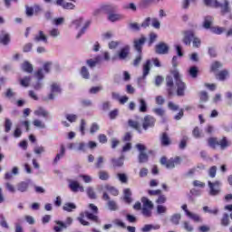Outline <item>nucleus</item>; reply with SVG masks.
<instances>
[{
    "instance_id": "obj_1",
    "label": "nucleus",
    "mask_w": 232,
    "mask_h": 232,
    "mask_svg": "<svg viewBox=\"0 0 232 232\" xmlns=\"http://www.w3.org/2000/svg\"><path fill=\"white\" fill-rule=\"evenodd\" d=\"M205 6H208L209 8H220L221 15H227V14H231V5H229V0H223L220 3L218 0H203Z\"/></svg>"
},
{
    "instance_id": "obj_2",
    "label": "nucleus",
    "mask_w": 232,
    "mask_h": 232,
    "mask_svg": "<svg viewBox=\"0 0 232 232\" xmlns=\"http://www.w3.org/2000/svg\"><path fill=\"white\" fill-rule=\"evenodd\" d=\"M141 202L143 204H140V202H136L133 206V209H136V211H140L141 209V213L143 215V217H146V218H150V217H151L152 215V211H153V202H151V200H150L148 198L146 197H142L141 198Z\"/></svg>"
},
{
    "instance_id": "obj_3",
    "label": "nucleus",
    "mask_w": 232,
    "mask_h": 232,
    "mask_svg": "<svg viewBox=\"0 0 232 232\" xmlns=\"http://www.w3.org/2000/svg\"><path fill=\"white\" fill-rule=\"evenodd\" d=\"M208 143L212 150H217V146H219L220 150H226L231 146V141H229L227 137H223L219 140L215 137H211L208 139Z\"/></svg>"
},
{
    "instance_id": "obj_4",
    "label": "nucleus",
    "mask_w": 232,
    "mask_h": 232,
    "mask_svg": "<svg viewBox=\"0 0 232 232\" xmlns=\"http://www.w3.org/2000/svg\"><path fill=\"white\" fill-rule=\"evenodd\" d=\"M84 218H88V220H92V222H95L96 224H101V220H99V216L91 213L90 211H82L79 214L77 218L78 222L82 224V226H90V222L86 221Z\"/></svg>"
},
{
    "instance_id": "obj_5",
    "label": "nucleus",
    "mask_w": 232,
    "mask_h": 232,
    "mask_svg": "<svg viewBox=\"0 0 232 232\" xmlns=\"http://www.w3.org/2000/svg\"><path fill=\"white\" fill-rule=\"evenodd\" d=\"M191 41L193 43L194 48H199L201 44V41L199 38L195 37V32L188 30L184 32V37H183V43L187 46H189L191 44Z\"/></svg>"
},
{
    "instance_id": "obj_6",
    "label": "nucleus",
    "mask_w": 232,
    "mask_h": 232,
    "mask_svg": "<svg viewBox=\"0 0 232 232\" xmlns=\"http://www.w3.org/2000/svg\"><path fill=\"white\" fill-rule=\"evenodd\" d=\"M171 74L176 81L177 95L179 97H184L186 92V83L182 82V79L180 78V73L179 72V71L173 70L171 71Z\"/></svg>"
},
{
    "instance_id": "obj_7",
    "label": "nucleus",
    "mask_w": 232,
    "mask_h": 232,
    "mask_svg": "<svg viewBox=\"0 0 232 232\" xmlns=\"http://www.w3.org/2000/svg\"><path fill=\"white\" fill-rule=\"evenodd\" d=\"M160 162L161 166H165L167 169H173L175 166H179V164H181L182 159L179 156H176L175 158H170L168 160L166 156H162L160 160Z\"/></svg>"
},
{
    "instance_id": "obj_8",
    "label": "nucleus",
    "mask_w": 232,
    "mask_h": 232,
    "mask_svg": "<svg viewBox=\"0 0 232 232\" xmlns=\"http://www.w3.org/2000/svg\"><path fill=\"white\" fill-rule=\"evenodd\" d=\"M136 148L138 150V151H140V154L138 156V160L140 164H144L145 162H148L150 157L148 156V154L144 151H146V145L142 144V143H138L136 144Z\"/></svg>"
},
{
    "instance_id": "obj_9",
    "label": "nucleus",
    "mask_w": 232,
    "mask_h": 232,
    "mask_svg": "<svg viewBox=\"0 0 232 232\" xmlns=\"http://www.w3.org/2000/svg\"><path fill=\"white\" fill-rule=\"evenodd\" d=\"M165 88H166L169 97L173 96V93L175 92V82L173 80V76H171V75L166 76Z\"/></svg>"
},
{
    "instance_id": "obj_10",
    "label": "nucleus",
    "mask_w": 232,
    "mask_h": 232,
    "mask_svg": "<svg viewBox=\"0 0 232 232\" xmlns=\"http://www.w3.org/2000/svg\"><path fill=\"white\" fill-rule=\"evenodd\" d=\"M157 119L151 115H145L142 121V128L145 130H150V128H155Z\"/></svg>"
},
{
    "instance_id": "obj_11",
    "label": "nucleus",
    "mask_w": 232,
    "mask_h": 232,
    "mask_svg": "<svg viewBox=\"0 0 232 232\" xmlns=\"http://www.w3.org/2000/svg\"><path fill=\"white\" fill-rule=\"evenodd\" d=\"M146 41H148V39L144 35H141L140 38L133 41L134 50H136L138 53H142V48L144 47V44H146Z\"/></svg>"
},
{
    "instance_id": "obj_12",
    "label": "nucleus",
    "mask_w": 232,
    "mask_h": 232,
    "mask_svg": "<svg viewBox=\"0 0 232 232\" xmlns=\"http://www.w3.org/2000/svg\"><path fill=\"white\" fill-rule=\"evenodd\" d=\"M209 195L211 197H217L220 194V181L217 180L214 182L208 181Z\"/></svg>"
},
{
    "instance_id": "obj_13",
    "label": "nucleus",
    "mask_w": 232,
    "mask_h": 232,
    "mask_svg": "<svg viewBox=\"0 0 232 232\" xmlns=\"http://www.w3.org/2000/svg\"><path fill=\"white\" fill-rule=\"evenodd\" d=\"M102 200L107 201V206L111 211H117L119 209L117 202H115V200L110 199V196L107 192H103Z\"/></svg>"
},
{
    "instance_id": "obj_14",
    "label": "nucleus",
    "mask_w": 232,
    "mask_h": 232,
    "mask_svg": "<svg viewBox=\"0 0 232 232\" xmlns=\"http://www.w3.org/2000/svg\"><path fill=\"white\" fill-rule=\"evenodd\" d=\"M69 189L72 191V193H84V187L79 184L77 180H72L69 183Z\"/></svg>"
},
{
    "instance_id": "obj_15",
    "label": "nucleus",
    "mask_w": 232,
    "mask_h": 232,
    "mask_svg": "<svg viewBox=\"0 0 232 232\" xmlns=\"http://www.w3.org/2000/svg\"><path fill=\"white\" fill-rule=\"evenodd\" d=\"M155 52L160 55H166V53L169 52V46H168V44H166L165 43L161 42L156 45Z\"/></svg>"
},
{
    "instance_id": "obj_16",
    "label": "nucleus",
    "mask_w": 232,
    "mask_h": 232,
    "mask_svg": "<svg viewBox=\"0 0 232 232\" xmlns=\"http://www.w3.org/2000/svg\"><path fill=\"white\" fill-rule=\"evenodd\" d=\"M160 145L163 147L171 146L172 141L171 138H169V134L168 132H162L160 136Z\"/></svg>"
},
{
    "instance_id": "obj_17",
    "label": "nucleus",
    "mask_w": 232,
    "mask_h": 232,
    "mask_svg": "<svg viewBox=\"0 0 232 232\" xmlns=\"http://www.w3.org/2000/svg\"><path fill=\"white\" fill-rule=\"evenodd\" d=\"M61 92H63L61 86H59V84H57L56 82L53 83L51 85V93L48 95V99L50 101H53V99H55L53 93H61Z\"/></svg>"
},
{
    "instance_id": "obj_18",
    "label": "nucleus",
    "mask_w": 232,
    "mask_h": 232,
    "mask_svg": "<svg viewBox=\"0 0 232 232\" xmlns=\"http://www.w3.org/2000/svg\"><path fill=\"white\" fill-rule=\"evenodd\" d=\"M55 4L57 6H62L63 10H74L75 5L70 3V2H64V0H56Z\"/></svg>"
},
{
    "instance_id": "obj_19",
    "label": "nucleus",
    "mask_w": 232,
    "mask_h": 232,
    "mask_svg": "<svg viewBox=\"0 0 232 232\" xmlns=\"http://www.w3.org/2000/svg\"><path fill=\"white\" fill-rule=\"evenodd\" d=\"M101 61H102V58L98 55L94 59L86 60V64L89 68H95L97 64H101Z\"/></svg>"
},
{
    "instance_id": "obj_20",
    "label": "nucleus",
    "mask_w": 232,
    "mask_h": 232,
    "mask_svg": "<svg viewBox=\"0 0 232 232\" xmlns=\"http://www.w3.org/2000/svg\"><path fill=\"white\" fill-rule=\"evenodd\" d=\"M130 55V46L125 45L123 48H121L118 53L119 59L121 61H124L128 56Z\"/></svg>"
},
{
    "instance_id": "obj_21",
    "label": "nucleus",
    "mask_w": 232,
    "mask_h": 232,
    "mask_svg": "<svg viewBox=\"0 0 232 232\" xmlns=\"http://www.w3.org/2000/svg\"><path fill=\"white\" fill-rule=\"evenodd\" d=\"M34 41L35 43H45L47 44L48 43V37H46V34H44V32L43 31H39L38 32V34H36L34 38Z\"/></svg>"
},
{
    "instance_id": "obj_22",
    "label": "nucleus",
    "mask_w": 232,
    "mask_h": 232,
    "mask_svg": "<svg viewBox=\"0 0 232 232\" xmlns=\"http://www.w3.org/2000/svg\"><path fill=\"white\" fill-rule=\"evenodd\" d=\"M111 161L113 168H122V166H124V156H121L118 159L113 158L111 160Z\"/></svg>"
},
{
    "instance_id": "obj_23",
    "label": "nucleus",
    "mask_w": 232,
    "mask_h": 232,
    "mask_svg": "<svg viewBox=\"0 0 232 232\" xmlns=\"http://www.w3.org/2000/svg\"><path fill=\"white\" fill-rule=\"evenodd\" d=\"M151 70V60H147L143 64V79H146L150 75V71Z\"/></svg>"
},
{
    "instance_id": "obj_24",
    "label": "nucleus",
    "mask_w": 232,
    "mask_h": 232,
    "mask_svg": "<svg viewBox=\"0 0 232 232\" xmlns=\"http://www.w3.org/2000/svg\"><path fill=\"white\" fill-rule=\"evenodd\" d=\"M212 24H213V16L211 15L205 16L203 21V28H205V30H209Z\"/></svg>"
},
{
    "instance_id": "obj_25",
    "label": "nucleus",
    "mask_w": 232,
    "mask_h": 232,
    "mask_svg": "<svg viewBox=\"0 0 232 232\" xmlns=\"http://www.w3.org/2000/svg\"><path fill=\"white\" fill-rule=\"evenodd\" d=\"M128 125L130 126V128L136 130V131H138V133H142V130L140 129V124L139 123V121H133V120H129Z\"/></svg>"
},
{
    "instance_id": "obj_26",
    "label": "nucleus",
    "mask_w": 232,
    "mask_h": 232,
    "mask_svg": "<svg viewBox=\"0 0 232 232\" xmlns=\"http://www.w3.org/2000/svg\"><path fill=\"white\" fill-rule=\"evenodd\" d=\"M34 115L36 117H44V119H48V111L44 110L43 107H38L37 110L34 111Z\"/></svg>"
},
{
    "instance_id": "obj_27",
    "label": "nucleus",
    "mask_w": 232,
    "mask_h": 232,
    "mask_svg": "<svg viewBox=\"0 0 232 232\" xmlns=\"http://www.w3.org/2000/svg\"><path fill=\"white\" fill-rule=\"evenodd\" d=\"M29 184L26 181H21L16 185L17 191H20V193H24L28 191Z\"/></svg>"
},
{
    "instance_id": "obj_28",
    "label": "nucleus",
    "mask_w": 232,
    "mask_h": 232,
    "mask_svg": "<svg viewBox=\"0 0 232 232\" xmlns=\"http://www.w3.org/2000/svg\"><path fill=\"white\" fill-rule=\"evenodd\" d=\"M216 77L218 79V81H226V79L229 77V71L227 69L221 70L216 74Z\"/></svg>"
},
{
    "instance_id": "obj_29",
    "label": "nucleus",
    "mask_w": 232,
    "mask_h": 232,
    "mask_svg": "<svg viewBox=\"0 0 232 232\" xmlns=\"http://www.w3.org/2000/svg\"><path fill=\"white\" fill-rule=\"evenodd\" d=\"M21 68L23 72H25L26 73H32L34 72V66L28 61L24 62Z\"/></svg>"
},
{
    "instance_id": "obj_30",
    "label": "nucleus",
    "mask_w": 232,
    "mask_h": 232,
    "mask_svg": "<svg viewBox=\"0 0 232 232\" xmlns=\"http://www.w3.org/2000/svg\"><path fill=\"white\" fill-rule=\"evenodd\" d=\"M102 10L105 12V14H113L115 10H117V6L112 5H102Z\"/></svg>"
},
{
    "instance_id": "obj_31",
    "label": "nucleus",
    "mask_w": 232,
    "mask_h": 232,
    "mask_svg": "<svg viewBox=\"0 0 232 232\" xmlns=\"http://www.w3.org/2000/svg\"><path fill=\"white\" fill-rule=\"evenodd\" d=\"M66 153V149L64 148V145H61L60 153L56 154V157L53 160V163L57 164L63 157H64V154Z\"/></svg>"
},
{
    "instance_id": "obj_32",
    "label": "nucleus",
    "mask_w": 232,
    "mask_h": 232,
    "mask_svg": "<svg viewBox=\"0 0 232 232\" xmlns=\"http://www.w3.org/2000/svg\"><path fill=\"white\" fill-rule=\"evenodd\" d=\"M63 211H67V213H72V211L77 209V205L75 203H65L63 207Z\"/></svg>"
},
{
    "instance_id": "obj_33",
    "label": "nucleus",
    "mask_w": 232,
    "mask_h": 232,
    "mask_svg": "<svg viewBox=\"0 0 232 232\" xmlns=\"http://www.w3.org/2000/svg\"><path fill=\"white\" fill-rule=\"evenodd\" d=\"M19 82L24 88H28V86H30V82H32V76H24L19 80Z\"/></svg>"
},
{
    "instance_id": "obj_34",
    "label": "nucleus",
    "mask_w": 232,
    "mask_h": 232,
    "mask_svg": "<svg viewBox=\"0 0 232 232\" xmlns=\"http://www.w3.org/2000/svg\"><path fill=\"white\" fill-rule=\"evenodd\" d=\"M123 200L126 204H131V190L130 188H125L124 191Z\"/></svg>"
},
{
    "instance_id": "obj_35",
    "label": "nucleus",
    "mask_w": 232,
    "mask_h": 232,
    "mask_svg": "<svg viewBox=\"0 0 232 232\" xmlns=\"http://www.w3.org/2000/svg\"><path fill=\"white\" fill-rule=\"evenodd\" d=\"M2 37H0V44H4V46H6L10 44V34L5 32H2Z\"/></svg>"
},
{
    "instance_id": "obj_36",
    "label": "nucleus",
    "mask_w": 232,
    "mask_h": 232,
    "mask_svg": "<svg viewBox=\"0 0 232 232\" xmlns=\"http://www.w3.org/2000/svg\"><path fill=\"white\" fill-rule=\"evenodd\" d=\"M55 224H56L57 226H54V227H53V231H55V232H61V231H63V229H66V225L64 224V222L56 220V221H55Z\"/></svg>"
},
{
    "instance_id": "obj_37",
    "label": "nucleus",
    "mask_w": 232,
    "mask_h": 232,
    "mask_svg": "<svg viewBox=\"0 0 232 232\" xmlns=\"http://www.w3.org/2000/svg\"><path fill=\"white\" fill-rule=\"evenodd\" d=\"M140 113H146L148 111V103H146V100L144 99H140Z\"/></svg>"
},
{
    "instance_id": "obj_38",
    "label": "nucleus",
    "mask_w": 232,
    "mask_h": 232,
    "mask_svg": "<svg viewBox=\"0 0 232 232\" xmlns=\"http://www.w3.org/2000/svg\"><path fill=\"white\" fill-rule=\"evenodd\" d=\"M180 218H182L180 214H174L170 218V222L174 224V226H179V224H180Z\"/></svg>"
},
{
    "instance_id": "obj_39",
    "label": "nucleus",
    "mask_w": 232,
    "mask_h": 232,
    "mask_svg": "<svg viewBox=\"0 0 232 232\" xmlns=\"http://www.w3.org/2000/svg\"><path fill=\"white\" fill-rule=\"evenodd\" d=\"M108 19L111 21V23H115V21H121V19H122V15L111 13L108 16Z\"/></svg>"
},
{
    "instance_id": "obj_40",
    "label": "nucleus",
    "mask_w": 232,
    "mask_h": 232,
    "mask_svg": "<svg viewBox=\"0 0 232 232\" xmlns=\"http://www.w3.org/2000/svg\"><path fill=\"white\" fill-rule=\"evenodd\" d=\"M86 193L92 200H95L97 198V194H95V190H93V188L88 187L86 189Z\"/></svg>"
},
{
    "instance_id": "obj_41",
    "label": "nucleus",
    "mask_w": 232,
    "mask_h": 232,
    "mask_svg": "<svg viewBox=\"0 0 232 232\" xmlns=\"http://www.w3.org/2000/svg\"><path fill=\"white\" fill-rule=\"evenodd\" d=\"M188 73L192 79H197L198 77V68L197 66L190 67Z\"/></svg>"
},
{
    "instance_id": "obj_42",
    "label": "nucleus",
    "mask_w": 232,
    "mask_h": 232,
    "mask_svg": "<svg viewBox=\"0 0 232 232\" xmlns=\"http://www.w3.org/2000/svg\"><path fill=\"white\" fill-rule=\"evenodd\" d=\"M222 63L215 61L210 66V72H218L219 68H222Z\"/></svg>"
},
{
    "instance_id": "obj_43",
    "label": "nucleus",
    "mask_w": 232,
    "mask_h": 232,
    "mask_svg": "<svg viewBox=\"0 0 232 232\" xmlns=\"http://www.w3.org/2000/svg\"><path fill=\"white\" fill-rule=\"evenodd\" d=\"M80 73L82 79H90V72L88 71V67L82 66L81 68Z\"/></svg>"
},
{
    "instance_id": "obj_44",
    "label": "nucleus",
    "mask_w": 232,
    "mask_h": 232,
    "mask_svg": "<svg viewBox=\"0 0 232 232\" xmlns=\"http://www.w3.org/2000/svg\"><path fill=\"white\" fill-rule=\"evenodd\" d=\"M221 226L224 227H227V226H229V214L224 213L223 217L221 218Z\"/></svg>"
},
{
    "instance_id": "obj_45",
    "label": "nucleus",
    "mask_w": 232,
    "mask_h": 232,
    "mask_svg": "<svg viewBox=\"0 0 232 232\" xmlns=\"http://www.w3.org/2000/svg\"><path fill=\"white\" fill-rule=\"evenodd\" d=\"M4 128H5V133H9L10 130H12V121L10 119L5 118Z\"/></svg>"
},
{
    "instance_id": "obj_46",
    "label": "nucleus",
    "mask_w": 232,
    "mask_h": 232,
    "mask_svg": "<svg viewBox=\"0 0 232 232\" xmlns=\"http://www.w3.org/2000/svg\"><path fill=\"white\" fill-rule=\"evenodd\" d=\"M92 24V21L88 20L85 24L83 25V27L81 29V31L79 32V34H77V38L79 39V37H81V35H82L86 30H88V28H90V25Z\"/></svg>"
},
{
    "instance_id": "obj_47",
    "label": "nucleus",
    "mask_w": 232,
    "mask_h": 232,
    "mask_svg": "<svg viewBox=\"0 0 232 232\" xmlns=\"http://www.w3.org/2000/svg\"><path fill=\"white\" fill-rule=\"evenodd\" d=\"M187 217H189V218L194 220V222H202V218L198 214H193L191 212H188V216Z\"/></svg>"
},
{
    "instance_id": "obj_48",
    "label": "nucleus",
    "mask_w": 232,
    "mask_h": 232,
    "mask_svg": "<svg viewBox=\"0 0 232 232\" xmlns=\"http://www.w3.org/2000/svg\"><path fill=\"white\" fill-rule=\"evenodd\" d=\"M110 179V174L106 170H102L99 172L100 180H108Z\"/></svg>"
},
{
    "instance_id": "obj_49",
    "label": "nucleus",
    "mask_w": 232,
    "mask_h": 232,
    "mask_svg": "<svg viewBox=\"0 0 232 232\" xmlns=\"http://www.w3.org/2000/svg\"><path fill=\"white\" fill-rule=\"evenodd\" d=\"M203 211L205 213H209L210 215H218V208L210 209L209 207H203Z\"/></svg>"
},
{
    "instance_id": "obj_50",
    "label": "nucleus",
    "mask_w": 232,
    "mask_h": 232,
    "mask_svg": "<svg viewBox=\"0 0 232 232\" xmlns=\"http://www.w3.org/2000/svg\"><path fill=\"white\" fill-rule=\"evenodd\" d=\"M105 189H107V191H110V193H111V195H113L114 197H117V195H119V190H117V188L112 186L107 185L105 186Z\"/></svg>"
},
{
    "instance_id": "obj_51",
    "label": "nucleus",
    "mask_w": 232,
    "mask_h": 232,
    "mask_svg": "<svg viewBox=\"0 0 232 232\" xmlns=\"http://www.w3.org/2000/svg\"><path fill=\"white\" fill-rule=\"evenodd\" d=\"M102 164H104V158L102 156H100L97 158V160L95 162V168H97V169H101V168H102Z\"/></svg>"
},
{
    "instance_id": "obj_52",
    "label": "nucleus",
    "mask_w": 232,
    "mask_h": 232,
    "mask_svg": "<svg viewBox=\"0 0 232 232\" xmlns=\"http://www.w3.org/2000/svg\"><path fill=\"white\" fill-rule=\"evenodd\" d=\"M168 198H166V195L160 194L159 195L158 198L156 199V204H166V201Z\"/></svg>"
},
{
    "instance_id": "obj_53",
    "label": "nucleus",
    "mask_w": 232,
    "mask_h": 232,
    "mask_svg": "<svg viewBox=\"0 0 232 232\" xmlns=\"http://www.w3.org/2000/svg\"><path fill=\"white\" fill-rule=\"evenodd\" d=\"M34 126H35V128H41L42 130H44V128H46V125L41 121V120H34L33 121Z\"/></svg>"
},
{
    "instance_id": "obj_54",
    "label": "nucleus",
    "mask_w": 232,
    "mask_h": 232,
    "mask_svg": "<svg viewBox=\"0 0 232 232\" xmlns=\"http://www.w3.org/2000/svg\"><path fill=\"white\" fill-rule=\"evenodd\" d=\"M225 31L226 29L224 27L217 26L212 28L213 34H216L217 35H222V34H224Z\"/></svg>"
},
{
    "instance_id": "obj_55",
    "label": "nucleus",
    "mask_w": 232,
    "mask_h": 232,
    "mask_svg": "<svg viewBox=\"0 0 232 232\" xmlns=\"http://www.w3.org/2000/svg\"><path fill=\"white\" fill-rule=\"evenodd\" d=\"M192 135L195 137V139H200V137H202V132L198 127H195L192 130Z\"/></svg>"
},
{
    "instance_id": "obj_56",
    "label": "nucleus",
    "mask_w": 232,
    "mask_h": 232,
    "mask_svg": "<svg viewBox=\"0 0 232 232\" xmlns=\"http://www.w3.org/2000/svg\"><path fill=\"white\" fill-rule=\"evenodd\" d=\"M118 116H119V109H114L109 112V117L111 121H113L114 119H117Z\"/></svg>"
},
{
    "instance_id": "obj_57",
    "label": "nucleus",
    "mask_w": 232,
    "mask_h": 232,
    "mask_svg": "<svg viewBox=\"0 0 232 232\" xmlns=\"http://www.w3.org/2000/svg\"><path fill=\"white\" fill-rule=\"evenodd\" d=\"M118 179L121 182H122V184H126L128 183V176H126V174L124 173H118Z\"/></svg>"
},
{
    "instance_id": "obj_58",
    "label": "nucleus",
    "mask_w": 232,
    "mask_h": 232,
    "mask_svg": "<svg viewBox=\"0 0 232 232\" xmlns=\"http://www.w3.org/2000/svg\"><path fill=\"white\" fill-rule=\"evenodd\" d=\"M155 0H141L140 5L141 8H148Z\"/></svg>"
},
{
    "instance_id": "obj_59",
    "label": "nucleus",
    "mask_w": 232,
    "mask_h": 232,
    "mask_svg": "<svg viewBox=\"0 0 232 232\" xmlns=\"http://www.w3.org/2000/svg\"><path fill=\"white\" fill-rule=\"evenodd\" d=\"M153 112L159 117H164V113H166V111L162 108H155L153 109Z\"/></svg>"
},
{
    "instance_id": "obj_60",
    "label": "nucleus",
    "mask_w": 232,
    "mask_h": 232,
    "mask_svg": "<svg viewBox=\"0 0 232 232\" xmlns=\"http://www.w3.org/2000/svg\"><path fill=\"white\" fill-rule=\"evenodd\" d=\"M208 175L211 179L217 177V166H212L208 170Z\"/></svg>"
},
{
    "instance_id": "obj_61",
    "label": "nucleus",
    "mask_w": 232,
    "mask_h": 232,
    "mask_svg": "<svg viewBox=\"0 0 232 232\" xmlns=\"http://www.w3.org/2000/svg\"><path fill=\"white\" fill-rule=\"evenodd\" d=\"M114 225L117 226L118 227H121V229H126V224L122 222V220L121 219H115Z\"/></svg>"
},
{
    "instance_id": "obj_62",
    "label": "nucleus",
    "mask_w": 232,
    "mask_h": 232,
    "mask_svg": "<svg viewBox=\"0 0 232 232\" xmlns=\"http://www.w3.org/2000/svg\"><path fill=\"white\" fill-rule=\"evenodd\" d=\"M65 118L69 122H75L77 121V115L76 114H66Z\"/></svg>"
},
{
    "instance_id": "obj_63",
    "label": "nucleus",
    "mask_w": 232,
    "mask_h": 232,
    "mask_svg": "<svg viewBox=\"0 0 232 232\" xmlns=\"http://www.w3.org/2000/svg\"><path fill=\"white\" fill-rule=\"evenodd\" d=\"M140 61H142V53L136 56L133 61V66H139L140 64Z\"/></svg>"
},
{
    "instance_id": "obj_64",
    "label": "nucleus",
    "mask_w": 232,
    "mask_h": 232,
    "mask_svg": "<svg viewBox=\"0 0 232 232\" xmlns=\"http://www.w3.org/2000/svg\"><path fill=\"white\" fill-rule=\"evenodd\" d=\"M183 227L186 229L188 232H192L193 231V226L189 224L188 221L183 222Z\"/></svg>"
}]
</instances>
